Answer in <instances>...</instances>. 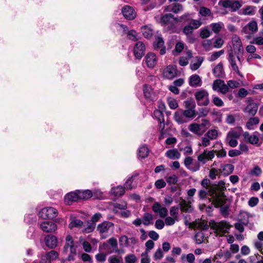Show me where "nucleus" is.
<instances>
[{
	"instance_id": "obj_1",
	"label": "nucleus",
	"mask_w": 263,
	"mask_h": 263,
	"mask_svg": "<svg viewBox=\"0 0 263 263\" xmlns=\"http://www.w3.org/2000/svg\"><path fill=\"white\" fill-rule=\"evenodd\" d=\"M226 48L231 66L241 64L244 48L240 38L236 34L233 35Z\"/></svg>"
},
{
	"instance_id": "obj_2",
	"label": "nucleus",
	"mask_w": 263,
	"mask_h": 263,
	"mask_svg": "<svg viewBox=\"0 0 263 263\" xmlns=\"http://www.w3.org/2000/svg\"><path fill=\"white\" fill-rule=\"evenodd\" d=\"M209 194L211 197L212 203L215 207L218 208L222 206L225 203V195L224 192L217 191V187H210L209 190L202 189L198 192V197L200 199H204Z\"/></svg>"
},
{
	"instance_id": "obj_3",
	"label": "nucleus",
	"mask_w": 263,
	"mask_h": 263,
	"mask_svg": "<svg viewBox=\"0 0 263 263\" xmlns=\"http://www.w3.org/2000/svg\"><path fill=\"white\" fill-rule=\"evenodd\" d=\"M66 242L64 250L66 253H69L68 256V260H73L77 254L76 247L74 246L73 241L71 236L68 235L66 238Z\"/></svg>"
},
{
	"instance_id": "obj_4",
	"label": "nucleus",
	"mask_w": 263,
	"mask_h": 263,
	"mask_svg": "<svg viewBox=\"0 0 263 263\" xmlns=\"http://www.w3.org/2000/svg\"><path fill=\"white\" fill-rule=\"evenodd\" d=\"M194 96L198 105L207 106L209 104V95L206 90L204 89L199 90L195 93Z\"/></svg>"
},
{
	"instance_id": "obj_5",
	"label": "nucleus",
	"mask_w": 263,
	"mask_h": 263,
	"mask_svg": "<svg viewBox=\"0 0 263 263\" xmlns=\"http://www.w3.org/2000/svg\"><path fill=\"white\" fill-rule=\"evenodd\" d=\"M240 136V133L239 131L231 129L228 133L225 140L230 146L235 147L238 145L237 139Z\"/></svg>"
},
{
	"instance_id": "obj_6",
	"label": "nucleus",
	"mask_w": 263,
	"mask_h": 263,
	"mask_svg": "<svg viewBox=\"0 0 263 263\" xmlns=\"http://www.w3.org/2000/svg\"><path fill=\"white\" fill-rule=\"evenodd\" d=\"M39 216L44 219H53L58 215V210L52 207L43 208L39 212Z\"/></svg>"
},
{
	"instance_id": "obj_7",
	"label": "nucleus",
	"mask_w": 263,
	"mask_h": 263,
	"mask_svg": "<svg viewBox=\"0 0 263 263\" xmlns=\"http://www.w3.org/2000/svg\"><path fill=\"white\" fill-rule=\"evenodd\" d=\"M114 223L111 222L104 221L97 226V231L99 232L101 237L105 239L108 236L109 229L114 227Z\"/></svg>"
},
{
	"instance_id": "obj_8",
	"label": "nucleus",
	"mask_w": 263,
	"mask_h": 263,
	"mask_svg": "<svg viewBox=\"0 0 263 263\" xmlns=\"http://www.w3.org/2000/svg\"><path fill=\"white\" fill-rule=\"evenodd\" d=\"M215 233L220 236H223L224 234L229 232L231 226L226 221H222L220 222L215 223L213 226Z\"/></svg>"
},
{
	"instance_id": "obj_9",
	"label": "nucleus",
	"mask_w": 263,
	"mask_h": 263,
	"mask_svg": "<svg viewBox=\"0 0 263 263\" xmlns=\"http://www.w3.org/2000/svg\"><path fill=\"white\" fill-rule=\"evenodd\" d=\"M212 88L214 91L220 92L222 94H226L229 90L228 86L225 84L224 81L220 79L214 81Z\"/></svg>"
},
{
	"instance_id": "obj_10",
	"label": "nucleus",
	"mask_w": 263,
	"mask_h": 263,
	"mask_svg": "<svg viewBox=\"0 0 263 263\" xmlns=\"http://www.w3.org/2000/svg\"><path fill=\"white\" fill-rule=\"evenodd\" d=\"M221 5L225 8H230L232 12H235L242 6L241 4L238 1L235 0H224L221 2Z\"/></svg>"
},
{
	"instance_id": "obj_11",
	"label": "nucleus",
	"mask_w": 263,
	"mask_h": 263,
	"mask_svg": "<svg viewBox=\"0 0 263 263\" xmlns=\"http://www.w3.org/2000/svg\"><path fill=\"white\" fill-rule=\"evenodd\" d=\"M143 92L144 96L147 101L153 102L156 100V96L153 89L151 86L147 84H145L143 87Z\"/></svg>"
},
{
	"instance_id": "obj_12",
	"label": "nucleus",
	"mask_w": 263,
	"mask_h": 263,
	"mask_svg": "<svg viewBox=\"0 0 263 263\" xmlns=\"http://www.w3.org/2000/svg\"><path fill=\"white\" fill-rule=\"evenodd\" d=\"M215 156L214 151H210L208 152L206 150L199 154L197 157L199 162L205 164L208 160H212Z\"/></svg>"
},
{
	"instance_id": "obj_13",
	"label": "nucleus",
	"mask_w": 263,
	"mask_h": 263,
	"mask_svg": "<svg viewBox=\"0 0 263 263\" xmlns=\"http://www.w3.org/2000/svg\"><path fill=\"white\" fill-rule=\"evenodd\" d=\"M122 13L124 17L128 20H133L136 16V12L134 8L129 6H125L122 9Z\"/></svg>"
},
{
	"instance_id": "obj_14",
	"label": "nucleus",
	"mask_w": 263,
	"mask_h": 263,
	"mask_svg": "<svg viewBox=\"0 0 263 263\" xmlns=\"http://www.w3.org/2000/svg\"><path fill=\"white\" fill-rule=\"evenodd\" d=\"M178 71L177 67H166L163 70V76L167 79H173L178 76Z\"/></svg>"
},
{
	"instance_id": "obj_15",
	"label": "nucleus",
	"mask_w": 263,
	"mask_h": 263,
	"mask_svg": "<svg viewBox=\"0 0 263 263\" xmlns=\"http://www.w3.org/2000/svg\"><path fill=\"white\" fill-rule=\"evenodd\" d=\"M145 50V45L141 42H137L134 48V53L136 59H141L144 54Z\"/></svg>"
},
{
	"instance_id": "obj_16",
	"label": "nucleus",
	"mask_w": 263,
	"mask_h": 263,
	"mask_svg": "<svg viewBox=\"0 0 263 263\" xmlns=\"http://www.w3.org/2000/svg\"><path fill=\"white\" fill-rule=\"evenodd\" d=\"M258 133L255 132L253 135H250L249 132H246L243 134V137L245 141L253 145H256L259 141Z\"/></svg>"
},
{
	"instance_id": "obj_17",
	"label": "nucleus",
	"mask_w": 263,
	"mask_h": 263,
	"mask_svg": "<svg viewBox=\"0 0 263 263\" xmlns=\"http://www.w3.org/2000/svg\"><path fill=\"white\" fill-rule=\"evenodd\" d=\"M41 229L45 232L49 233L55 231L57 229L56 224L51 221H44L40 224Z\"/></svg>"
},
{
	"instance_id": "obj_18",
	"label": "nucleus",
	"mask_w": 263,
	"mask_h": 263,
	"mask_svg": "<svg viewBox=\"0 0 263 263\" xmlns=\"http://www.w3.org/2000/svg\"><path fill=\"white\" fill-rule=\"evenodd\" d=\"M79 200L77 191L67 194L65 197V202L68 205H71L73 202Z\"/></svg>"
},
{
	"instance_id": "obj_19",
	"label": "nucleus",
	"mask_w": 263,
	"mask_h": 263,
	"mask_svg": "<svg viewBox=\"0 0 263 263\" xmlns=\"http://www.w3.org/2000/svg\"><path fill=\"white\" fill-rule=\"evenodd\" d=\"M258 106L256 103H251L247 105V106L243 109L244 112L249 114L250 116H254L256 114L258 110Z\"/></svg>"
},
{
	"instance_id": "obj_20",
	"label": "nucleus",
	"mask_w": 263,
	"mask_h": 263,
	"mask_svg": "<svg viewBox=\"0 0 263 263\" xmlns=\"http://www.w3.org/2000/svg\"><path fill=\"white\" fill-rule=\"evenodd\" d=\"M46 245L49 248L53 249L57 246V238L51 235H48L45 238Z\"/></svg>"
},
{
	"instance_id": "obj_21",
	"label": "nucleus",
	"mask_w": 263,
	"mask_h": 263,
	"mask_svg": "<svg viewBox=\"0 0 263 263\" xmlns=\"http://www.w3.org/2000/svg\"><path fill=\"white\" fill-rule=\"evenodd\" d=\"M193 57L191 50L185 49L184 55L181 57L179 60V64L181 66H186L189 64V61Z\"/></svg>"
},
{
	"instance_id": "obj_22",
	"label": "nucleus",
	"mask_w": 263,
	"mask_h": 263,
	"mask_svg": "<svg viewBox=\"0 0 263 263\" xmlns=\"http://www.w3.org/2000/svg\"><path fill=\"white\" fill-rule=\"evenodd\" d=\"M154 116L158 120L160 124L159 128L162 132L165 127L164 118L162 112L160 110H155L154 111Z\"/></svg>"
},
{
	"instance_id": "obj_23",
	"label": "nucleus",
	"mask_w": 263,
	"mask_h": 263,
	"mask_svg": "<svg viewBox=\"0 0 263 263\" xmlns=\"http://www.w3.org/2000/svg\"><path fill=\"white\" fill-rule=\"evenodd\" d=\"M257 24L255 21H252L250 22L243 28V31L247 34L254 33L257 31Z\"/></svg>"
},
{
	"instance_id": "obj_24",
	"label": "nucleus",
	"mask_w": 263,
	"mask_h": 263,
	"mask_svg": "<svg viewBox=\"0 0 263 263\" xmlns=\"http://www.w3.org/2000/svg\"><path fill=\"white\" fill-rule=\"evenodd\" d=\"M182 10V6L179 3L172 4L165 7L164 11L165 12H173L175 13H177Z\"/></svg>"
},
{
	"instance_id": "obj_25",
	"label": "nucleus",
	"mask_w": 263,
	"mask_h": 263,
	"mask_svg": "<svg viewBox=\"0 0 263 263\" xmlns=\"http://www.w3.org/2000/svg\"><path fill=\"white\" fill-rule=\"evenodd\" d=\"M145 63L147 66H155L157 63V59L155 53H148L145 57Z\"/></svg>"
},
{
	"instance_id": "obj_26",
	"label": "nucleus",
	"mask_w": 263,
	"mask_h": 263,
	"mask_svg": "<svg viewBox=\"0 0 263 263\" xmlns=\"http://www.w3.org/2000/svg\"><path fill=\"white\" fill-rule=\"evenodd\" d=\"M174 118L175 121L180 124L187 122V119L185 118L182 110H178L176 111L174 115Z\"/></svg>"
},
{
	"instance_id": "obj_27",
	"label": "nucleus",
	"mask_w": 263,
	"mask_h": 263,
	"mask_svg": "<svg viewBox=\"0 0 263 263\" xmlns=\"http://www.w3.org/2000/svg\"><path fill=\"white\" fill-rule=\"evenodd\" d=\"M188 128L190 132L198 136H201L204 133L203 130L199 126V123H192L189 126Z\"/></svg>"
},
{
	"instance_id": "obj_28",
	"label": "nucleus",
	"mask_w": 263,
	"mask_h": 263,
	"mask_svg": "<svg viewBox=\"0 0 263 263\" xmlns=\"http://www.w3.org/2000/svg\"><path fill=\"white\" fill-rule=\"evenodd\" d=\"M234 168V166L233 165L231 164H226L221 165L220 171L223 175L228 176L233 172Z\"/></svg>"
},
{
	"instance_id": "obj_29",
	"label": "nucleus",
	"mask_w": 263,
	"mask_h": 263,
	"mask_svg": "<svg viewBox=\"0 0 263 263\" xmlns=\"http://www.w3.org/2000/svg\"><path fill=\"white\" fill-rule=\"evenodd\" d=\"M165 155L168 158L175 160L179 159L180 157L181 154L177 149L174 148L168 150L166 152Z\"/></svg>"
},
{
	"instance_id": "obj_30",
	"label": "nucleus",
	"mask_w": 263,
	"mask_h": 263,
	"mask_svg": "<svg viewBox=\"0 0 263 263\" xmlns=\"http://www.w3.org/2000/svg\"><path fill=\"white\" fill-rule=\"evenodd\" d=\"M78 197L79 200H87L91 198L92 196V192L90 190H87L85 191L78 190Z\"/></svg>"
},
{
	"instance_id": "obj_31",
	"label": "nucleus",
	"mask_w": 263,
	"mask_h": 263,
	"mask_svg": "<svg viewBox=\"0 0 263 263\" xmlns=\"http://www.w3.org/2000/svg\"><path fill=\"white\" fill-rule=\"evenodd\" d=\"M154 215L149 213H145L143 216V223L145 226L153 224Z\"/></svg>"
},
{
	"instance_id": "obj_32",
	"label": "nucleus",
	"mask_w": 263,
	"mask_h": 263,
	"mask_svg": "<svg viewBox=\"0 0 263 263\" xmlns=\"http://www.w3.org/2000/svg\"><path fill=\"white\" fill-rule=\"evenodd\" d=\"M259 122V119L258 117L250 118L246 123V126L248 129H254V126L257 125Z\"/></svg>"
},
{
	"instance_id": "obj_33",
	"label": "nucleus",
	"mask_w": 263,
	"mask_h": 263,
	"mask_svg": "<svg viewBox=\"0 0 263 263\" xmlns=\"http://www.w3.org/2000/svg\"><path fill=\"white\" fill-rule=\"evenodd\" d=\"M181 211L184 212H191L193 209L190 203L186 200L182 199L179 203Z\"/></svg>"
},
{
	"instance_id": "obj_34",
	"label": "nucleus",
	"mask_w": 263,
	"mask_h": 263,
	"mask_svg": "<svg viewBox=\"0 0 263 263\" xmlns=\"http://www.w3.org/2000/svg\"><path fill=\"white\" fill-rule=\"evenodd\" d=\"M163 46H164V42L162 36L161 35L156 36L154 42L155 50H158Z\"/></svg>"
},
{
	"instance_id": "obj_35",
	"label": "nucleus",
	"mask_w": 263,
	"mask_h": 263,
	"mask_svg": "<svg viewBox=\"0 0 263 263\" xmlns=\"http://www.w3.org/2000/svg\"><path fill=\"white\" fill-rule=\"evenodd\" d=\"M171 19L177 21V18L174 17V15L171 13H167L162 15L161 17V22L163 25H166L169 24Z\"/></svg>"
},
{
	"instance_id": "obj_36",
	"label": "nucleus",
	"mask_w": 263,
	"mask_h": 263,
	"mask_svg": "<svg viewBox=\"0 0 263 263\" xmlns=\"http://www.w3.org/2000/svg\"><path fill=\"white\" fill-rule=\"evenodd\" d=\"M141 31L145 38L150 39L153 35V30L147 26H142L141 27Z\"/></svg>"
},
{
	"instance_id": "obj_37",
	"label": "nucleus",
	"mask_w": 263,
	"mask_h": 263,
	"mask_svg": "<svg viewBox=\"0 0 263 263\" xmlns=\"http://www.w3.org/2000/svg\"><path fill=\"white\" fill-rule=\"evenodd\" d=\"M59 254L58 253L54 251L51 250L46 255L43 256L42 258H45V260H55L58 257Z\"/></svg>"
},
{
	"instance_id": "obj_38",
	"label": "nucleus",
	"mask_w": 263,
	"mask_h": 263,
	"mask_svg": "<svg viewBox=\"0 0 263 263\" xmlns=\"http://www.w3.org/2000/svg\"><path fill=\"white\" fill-rule=\"evenodd\" d=\"M242 14L246 15H253L255 13V7L248 6L242 9Z\"/></svg>"
},
{
	"instance_id": "obj_39",
	"label": "nucleus",
	"mask_w": 263,
	"mask_h": 263,
	"mask_svg": "<svg viewBox=\"0 0 263 263\" xmlns=\"http://www.w3.org/2000/svg\"><path fill=\"white\" fill-rule=\"evenodd\" d=\"M194 238L196 243L201 244L204 241L205 237L203 231H200L195 234Z\"/></svg>"
},
{
	"instance_id": "obj_40",
	"label": "nucleus",
	"mask_w": 263,
	"mask_h": 263,
	"mask_svg": "<svg viewBox=\"0 0 263 263\" xmlns=\"http://www.w3.org/2000/svg\"><path fill=\"white\" fill-rule=\"evenodd\" d=\"M125 188L122 186H118L116 187H114L111 190L112 194L116 196H121L125 192Z\"/></svg>"
},
{
	"instance_id": "obj_41",
	"label": "nucleus",
	"mask_w": 263,
	"mask_h": 263,
	"mask_svg": "<svg viewBox=\"0 0 263 263\" xmlns=\"http://www.w3.org/2000/svg\"><path fill=\"white\" fill-rule=\"evenodd\" d=\"M211 140H215L218 137V131L217 129L209 130L205 134Z\"/></svg>"
},
{
	"instance_id": "obj_42",
	"label": "nucleus",
	"mask_w": 263,
	"mask_h": 263,
	"mask_svg": "<svg viewBox=\"0 0 263 263\" xmlns=\"http://www.w3.org/2000/svg\"><path fill=\"white\" fill-rule=\"evenodd\" d=\"M138 174L133 175L129 179H128L124 184V188L127 190H132L134 186L132 185V183L136 177L138 176Z\"/></svg>"
},
{
	"instance_id": "obj_43",
	"label": "nucleus",
	"mask_w": 263,
	"mask_h": 263,
	"mask_svg": "<svg viewBox=\"0 0 263 263\" xmlns=\"http://www.w3.org/2000/svg\"><path fill=\"white\" fill-rule=\"evenodd\" d=\"M201 81L200 77L197 74L192 75L190 79V85L192 86H196Z\"/></svg>"
},
{
	"instance_id": "obj_44",
	"label": "nucleus",
	"mask_w": 263,
	"mask_h": 263,
	"mask_svg": "<svg viewBox=\"0 0 263 263\" xmlns=\"http://www.w3.org/2000/svg\"><path fill=\"white\" fill-rule=\"evenodd\" d=\"M83 222L82 220L78 219H73L69 224V228L72 229L74 227L81 228L82 227Z\"/></svg>"
},
{
	"instance_id": "obj_45",
	"label": "nucleus",
	"mask_w": 263,
	"mask_h": 263,
	"mask_svg": "<svg viewBox=\"0 0 263 263\" xmlns=\"http://www.w3.org/2000/svg\"><path fill=\"white\" fill-rule=\"evenodd\" d=\"M223 25L222 23H212L210 25L212 31L215 33H218L221 30Z\"/></svg>"
},
{
	"instance_id": "obj_46",
	"label": "nucleus",
	"mask_w": 263,
	"mask_h": 263,
	"mask_svg": "<svg viewBox=\"0 0 263 263\" xmlns=\"http://www.w3.org/2000/svg\"><path fill=\"white\" fill-rule=\"evenodd\" d=\"M148 154V149L147 147L145 146H141L139 149L138 152V156L139 157H141L142 159L145 158Z\"/></svg>"
},
{
	"instance_id": "obj_47",
	"label": "nucleus",
	"mask_w": 263,
	"mask_h": 263,
	"mask_svg": "<svg viewBox=\"0 0 263 263\" xmlns=\"http://www.w3.org/2000/svg\"><path fill=\"white\" fill-rule=\"evenodd\" d=\"M211 124L210 121L206 119H202L201 122L199 123V126L203 130V132L205 133L206 130L210 127Z\"/></svg>"
},
{
	"instance_id": "obj_48",
	"label": "nucleus",
	"mask_w": 263,
	"mask_h": 263,
	"mask_svg": "<svg viewBox=\"0 0 263 263\" xmlns=\"http://www.w3.org/2000/svg\"><path fill=\"white\" fill-rule=\"evenodd\" d=\"M183 114L186 119L194 118L196 116V111L195 109H186L183 110Z\"/></svg>"
},
{
	"instance_id": "obj_49",
	"label": "nucleus",
	"mask_w": 263,
	"mask_h": 263,
	"mask_svg": "<svg viewBox=\"0 0 263 263\" xmlns=\"http://www.w3.org/2000/svg\"><path fill=\"white\" fill-rule=\"evenodd\" d=\"M213 71L216 77H222L224 75L223 67H214Z\"/></svg>"
},
{
	"instance_id": "obj_50",
	"label": "nucleus",
	"mask_w": 263,
	"mask_h": 263,
	"mask_svg": "<svg viewBox=\"0 0 263 263\" xmlns=\"http://www.w3.org/2000/svg\"><path fill=\"white\" fill-rule=\"evenodd\" d=\"M107 242L111 246L113 250L115 251V252H117L118 251L117 240L115 238L111 237L109 238L107 240Z\"/></svg>"
},
{
	"instance_id": "obj_51",
	"label": "nucleus",
	"mask_w": 263,
	"mask_h": 263,
	"mask_svg": "<svg viewBox=\"0 0 263 263\" xmlns=\"http://www.w3.org/2000/svg\"><path fill=\"white\" fill-rule=\"evenodd\" d=\"M255 59L261 60V57L259 54L254 52L253 53L250 54L247 58V61L251 64H255V63H253V61Z\"/></svg>"
},
{
	"instance_id": "obj_52",
	"label": "nucleus",
	"mask_w": 263,
	"mask_h": 263,
	"mask_svg": "<svg viewBox=\"0 0 263 263\" xmlns=\"http://www.w3.org/2000/svg\"><path fill=\"white\" fill-rule=\"evenodd\" d=\"M184 48V44L182 42H178L176 44L175 48L173 50V52L175 54V52H177L178 53H180L181 52Z\"/></svg>"
},
{
	"instance_id": "obj_53",
	"label": "nucleus",
	"mask_w": 263,
	"mask_h": 263,
	"mask_svg": "<svg viewBox=\"0 0 263 263\" xmlns=\"http://www.w3.org/2000/svg\"><path fill=\"white\" fill-rule=\"evenodd\" d=\"M184 103L186 109H195L196 107L195 102L193 100H186Z\"/></svg>"
},
{
	"instance_id": "obj_54",
	"label": "nucleus",
	"mask_w": 263,
	"mask_h": 263,
	"mask_svg": "<svg viewBox=\"0 0 263 263\" xmlns=\"http://www.w3.org/2000/svg\"><path fill=\"white\" fill-rule=\"evenodd\" d=\"M211 34V31L208 28H202L200 30V36L202 39H206Z\"/></svg>"
},
{
	"instance_id": "obj_55",
	"label": "nucleus",
	"mask_w": 263,
	"mask_h": 263,
	"mask_svg": "<svg viewBox=\"0 0 263 263\" xmlns=\"http://www.w3.org/2000/svg\"><path fill=\"white\" fill-rule=\"evenodd\" d=\"M125 260L126 263H135L137 260V258L135 255L130 254L125 256Z\"/></svg>"
},
{
	"instance_id": "obj_56",
	"label": "nucleus",
	"mask_w": 263,
	"mask_h": 263,
	"mask_svg": "<svg viewBox=\"0 0 263 263\" xmlns=\"http://www.w3.org/2000/svg\"><path fill=\"white\" fill-rule=\"evenodd\" d=\"M178 211L179 208L177 206H172L170 209V213L172 217H174L175 219L178 220Z\"/></svg>"
},
{
	"instance_id": "obj_57",
	"label": "nucleus",
	"mask_w": 263,
	"mask_h": 263,
	"mask_svg": "<svg viewBox=\"0 0 263 263\" xmlns=\"http://www.w3.org/2000/svg\"><path fill=\"white\" fill-rule=\"evenodd\" d=\"M262 173L261 169L258 166H255L250 172L252 176H259Z\"/></svg>"
},
{
	"instance_id": "obj_58",
	"label": "nucleus",
	"mask_w": 263,
	"mask_h": 263,
	"mask_svg": "<svg viewBox=\"0 0 263 263\" xmlns=\"http://www.w3.org/2000/svg\"><path fill=\"white\" fill-rule=\"evenodd\" d=\"M212 102L215 105L218 107H221L223 105L224 103L222 100L219 97L213 96Z\"/></svg>"
},
{
	"instance_id": "obj_59",
	"label": "nucleus",
	"mask_w": 263,
	"mask_h": 263,
	"mask_svg": "<svg viewBox=\"0 0 263 263\" xmlns=\"http://www.w3.org/2000/svg\"><path fill=\"white\" fill-rule=\"evenodd\" d=\"M194 29L192 28L191 25H188L183 28V32L186 35H189V37L192 34Z\"/></svg>"
},
{
	"instance_id": "obj_60",
	"label": "nucleus",
	"mask_w": 263,
	"mask_h": 263,
	"mask_svg": "<svg viewBox=\"0 0 263 263\" xmlns=\"http://www.w3.org/2000/svg\"><path fill=\"white\" fill-rule=\"evenodd\" d=\"M199 13L203 16H208L211 15V11L209 8L202 7L200 8Z\"/></svg>"
},
{
	"instance_id": "obj_61",
	"label": "nucleus",
	"mask_w": 263,
	"mask_h": 263,
	"mask_svg": "<svg viewBox=\"0 0 263 263\" xmlns=\"http://www.w3.org/2000/svg\"><path fill=\"white\" fill-rule=\"evenodd\" d=\"M224 53V50H221L218 51L214 52L210 57V60L213 61L218 59L220 55L223 54Z\"/></svg>"
},
{
	"instance_id": "obj_62",
	"label": "nucleus",
	"mask_w": 263,
	"mask_h": 263,
	"mask_svg": "<svg viewBox=\"0 0 263 263\" xmlns=\"http://www.w3.org/2000/svg\"><path fill=\"white\" fill-rule=\"evenodd\" d=\"M166 185V182L162 179L157 180L155 183L156 187L158 189L164 187Z\"/></svg>"
},
{
	"instance_id": "obj_63",
	"label": "nucleus",
	"mask_w": 263,
	"mask_h": 263,
	"mask_svg": "<svg viewBox=\"0 0 263 263\" xmlns=\"http://www.w3.org/2000/svg\"><path fill=\"white\" fill-rule=\"evenodd\" d=\"M147 251H145L142 253L141 254V263H149L150 262V258L148 257Z\"/></svg>"
},
{
	"instance_id": "obj_64",
	"label": "nucleus",
	"mask_w": 263,
	"mask_h": 263,
	"mask_svg": "<svg viewBox=\"0 0 263 263\" xmlns=\"http://www.w3.org/2000/svg\"><path fill=\"white\" fill-rule=\"evenodd\" d=\"M109 263H121L122 262V259L121 257H117L116 256H111L108 258Z\"/></svg>"
}]
</instances>
